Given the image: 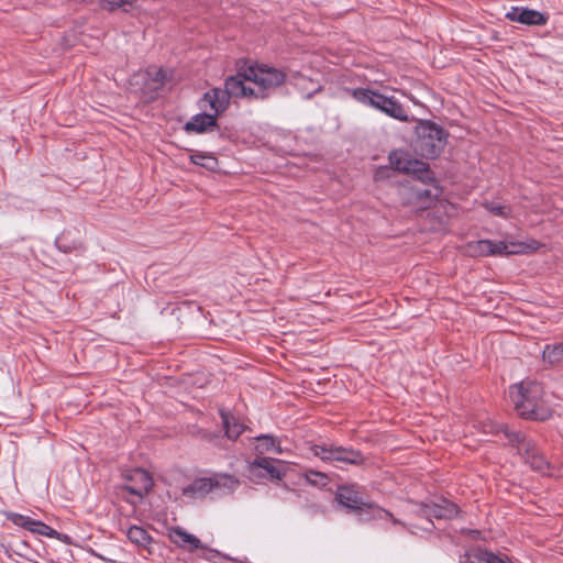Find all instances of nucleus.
<instances>
[{
  "label": "nucleus",
  "mask_w": 563,
  "mask_h": 563,
  "mask_svg": "<svg viewBox=\"0 0 563 563\" xmlns=\"http://www.w3.org/2000/svg\"><path fill=\"white\" fill-rule=\"evenodd\" d=\"M509 396L518 415L526 419L544 421L552 416V409L543 398V387L538 382L523 380L512 385Z\"/></svg>",
  "instance_id": "obj_1"
},
{
  "label": "nucleus",
  "mask_w": 563,
  "mask_h": 563,
  "mask_svg": "<svg viewBox=\"0 0 563 563\" xmlns=\"http://www.w3.org/2000/svg\"><path fill=\"white\" fill-rule=\"evenodd\" d=\"M252 82L243 76V70L238 75L229 77L224 82V89L213 88L207 91L199 101L200 109L211 108L216 113H222L227 110L230 97H253Z\"/></svg>",
  "instance_id": "obj_2"
},
{
  "label": "nucleus",
  "mask_w": 563,
  "mask_h": 563,
  "mask_svg": "<svg viewBox=\"0 0 563 563\" xmlns=\"http://www.w3.org/2000/svg\"><path fill=\"white\" fill-rule=\"evenodd\" d=\"M416 152L426 158H435L444 150L448 133L431 121H421L417 126Z\"/></svg>",
  "instance_id": "obj_3"
},
{
  "label": "nucleus",
  "mask_w": 563,
  "mask_h": 563,
  "mask_svg": "<svg viewBox=\"0 0 563 563\" xmlns=\"http://www.w3.org/2000/svg\"><path fill=\"white\" fill-rule=\"evenodd\" d=\"M240 482L228 474H216L211 477H200L181 489L184 497L190 500L202 499L211 492L232 493Z\"/></svg>",
  "instance_id": "obj_4"
},
{
  "label": "nucleus",
  "mask_w": 563,
  "mask_h": 563,
  "mask_svg": "<svg viewBox=\"0 0 563 563\" xmlns=\"http://www.w3.org/2000/svg\"><path fill=\"white\" fill-rule=\"evenodd\" d=\"M243 76L252 82L253 97L256 99L266 98L286 80L283 71L263 65H250L243 69Z\"/></svg>",
  "instance_id": "obj_5"
},
{
  "label": "nucleus",
  "mask_w": 563,
  "mask_h": 563,
  "mask_svg": "<svg viewBox=\"0 0 563 563\" xmlns=\"http://www.w3.org/2000/svg\"><path fill=\"white\" fill-rule=\"evenodd\" d=\"M336 500L341 506L357 511L361 520H385L393 518L391 514L387 510L377 505L363 501L352 487H340Z\"/></svg>",
  "instance_id": "obj_6"
},
{
  "label": "nucleus",
  "mask_w": 563,
  "mask_h": 563,
  "mask_svg": "<svg viewBox=\"0 0 563 563\" xmlns=\"http://www.w3.org/2000/svg\"><path fill=\"white\" fill-rule=\"evenodd\" d=\"M526 250L522 243L494 242L490 240H478L470 242L466 253L471 256L509 255L523 253Z\"/></svg>",
  "instance_id": "obj_7"
},
{
  "label": "nucleus",
  "mask_w": 563,
  "mask_h": 563,
  "mask_svg": "<svg viewBox=\"0 0 563 563\" xmlns=\"http://www.w3.org/2000/svg\"><path fill=\"white\" fill-rule=\"evenodd\" d=\"M286 470L287 465L283 461L269 457H257L249 464V475L251 479H282Z\"/></svg>",
  "instance_id": "obj_8"
},
{
  "label": "nucleus",
  "mask_w": 563,
  "mask_h": 563,
  "mask_svg": "<svg viewBox=\"0 0 563 563\" xmlns=\"http://www.w3.org/2000/svg\"><path fill=\"white\" fill-rule=\"evenodd\" d=\"M124 478L125 484L122 486V489L139 499L143 498L153 487L152 476L143 468H134L128 472Z\"/></svg>",
  "instance_id": "obj_9"
},
{
  "label": "nucleus",
  "mask_w": 563,
  "mask_h": 563,
  "mask_svg": "<svg viewBox=\"0 0 563 563\" xmlns=\"http://www.w3.org/2000/svg\"><path fill=\"white\" fill-rule=\"evenodd\" d=\"M314 454L323 461L342 462L346 464H358L362 462V455L354 450L333 445H316Z\"/></svg>",
  "instance_id": "obj_10"
},
{
  "label": "nucleus",
  "mask_w": 563,
  "mask_h": 563,
  "mask_svg": "<svg viewBox=\"0 0 563 563\" xmlns=\"http://www.w3.org/2000/svg\"><path fill=\"white\" fill-rule=\"evenodd\" d=\"M389 163L396 170L416 175L421 179H423L424 174H428V164L412 158L408 153L402 151L390 153Z\"/></svg>",
  "instance_id": "obj_11"
},
{
  "label": "nucleus",
  "mask_w": 563,
  "mask_h": 563,
  "mask_svg": "<svg viewBox=\"0 0 563 563\" xmlns=\"http://www.w3.org/2000/svg\"><path fill=\"white\" fill-rule=\"evenodd\" d=\"M207 109H209L210 112L198 113L191 117V119L188 122H186L184 126L186 132L200 134L216 128L217 117L220 113H216V110L209 107Z\"/></svg>",
  "instance_id": "obj_12"
},
{
  "label": "nucleus",
  "mask_w": 563,
  "mask_h": 563,
  "mask_svg": "<svg viewBox=\"0 0 563 563\" xmlns=\"http://www.w3.org/2000/svg\"><path fill=\"white\" fill-rule=\"evenodd\" d=\"M506 18L526 25H544L548 22V18L540 11L519 7L511 8Z\"/></svg>",
  "instance_id": "obj_13"
},
{
  "label": "nucleus",
  "mask_w": 563,
  "mask_h": 563,
  "mask_svg": "<svg viewBox=\"0 0 563 563\" xmlns=\"http://www.w3.org/2000/svg\"><path fill=\"white\" fill-rule=\"evenodd\" d=\"M168 538L175 545L190 552L202 548L201 541L195 534L189 533L181 527L169 528Z\"/></svg>",
  "instance_id": "obj_14"
},
{
  "label": "nucleus",
  "mask_w": 563,
  "mask_h": 563,
  "mask_svg": "<svg viewBox=\"0 0 563 563\" xmlns=\"http://www.w3.org/2000/svg\"><path fill=\"white\" fill-rule=\"evenodd\" d=\"M139 77L144 81V93H152L164 86L167 74L163 68L151 66L145 71L139 74Z\"/></svg>",
  "instance_id": "obj_15"
},
{
  "label": "nucleus",
  "mask_w": 563,
  "mask_h": 563,
  "mask_svg": "<svg viewBox=\"0 0 563 563\" xmlns=\"http://www.w3.org/2000/svg\"><path fill=\"white\" fill-rule=\"evenodd\" d=\"M377 110L398 121H409L407 111L404 109L402 104L394 97L383 96Z\"/></svg>",
  "instance_id": "obj_16"
},
{
  "label": "nucleus",
  "mask_w": 563,
  "mask_h": 563,
  "mask_svg": "<svg viewBox=\"0 0 563 563\" xmlns=\"http://www.w3.org/2000/svg\"><path fill=\"white\" fill-rule=\"evenodd\" d=\"M424 514L435 519H452L457 515V507L453 503L443 499L439 504L427 505Z\"/></svg>",
  "instance_id": "obj_17"
},
{
  "label": "nucleus",
  "mask_w": 563,
  "mask_h": 563,
  "mask_svg": "<svg viewBox=\"0 0 563 563\" xmlns=\"http://www.w3.org/2000/svg\"><path fill=\"white\" fill-rule=\"evenodd\" d=\"M346 92H349L356 101L376 110L378 109L379 102L384 96L368 88L347 89Z\"/></svg>",
  "instance_id": "obj_18"
},
{
  "label": "nucleus",
  "mask_w": 563,
  "mask_h": 563,
  "mask_svg": "<svg viewBox=\"0 0 563 563\" xmlns=\"http://www.w3.org/2000/svg\"><path fill=\"white\" fill-rule=\"evenodd\" d=\"M221 418L225 434L230 440H236L240 434L244 431L245 426L233 415L229 412H221Z\"/></svg>",
  "instance_id": "obj_19"
},
{
  "label": "nucleus",
  "mask_w": 563,
  "mask_h": 563,
  "mask_svg": "<svg viewBox=\"0 0 563 563\" xmlns=\"http://www.w3.org/2000/svg\"><path fill=\"white\" fill-rule=\"evenodd\" d=\"M126 537L132 543L143 549H148L153 542L150 533L139 526H131L126 531Z\"/></svg>",
  "instance_id": "obj_20"
},
{
  "label": "nucleus",
  "mask_w": 563,
  "mask_h": 563,
  "mask_svg": "<svg viewBox=\"0 0 563 563\" xmlns=\"http://www.w3.org/2000/svg\"><path fill=\"white\" fill-rule=\"evenodd\" d=\"M256 440H257V444L255 446V450L260 454H264V453L279 454V453H282L280 445L276 441L275 438L269 437V435H260L256 438Z\"/></svg>",
  "instance_id": "obj_21"
},
{
  "label": "nucleus",
  "mask_w": 563,
  "mask_h": 563,
  "mask_svg": "<svg viewBox=\"0 0 563 563\" xmlns=\"http://www.w3.org/2000/svg\"><path fill=\"white\" fill-rule=\"evenodd\" d=\"M543 361L550 365H555L563 360V344H547L542 352Z\"/></svg>",
  "instance_id": "obj_22"
},
{
  "label": "nucleus",
  "mask_w": 563,
  "mask_h": 563,
  "mask_svg": "<svg viewBox=\"0 0 563 563\" xmlns=\"http://www.w3.org/2000/svg\"><path fill=\"white\" fill-rule=\"evenodd\" d=\"M527 462L531 466L532 470L545 475L549 473V463L545 460L544 455L532 450L528 452Z\"/></svg>",
  "instance_id": "obj_23"
},
{
  "label": "nucleus",
  "mask_w": 563,
  "mask_h": 563,
  "mask_svg": "<svg viewBox=\"0 0 563 563\" xmlns=\"http://www.w3.org/2000/svg\"><path fill=\"white\" fill-rule=\"evenodd\" d=\"M294 84L297 86L302 92L305 97L310 98L313 93L320 90V85L311 79L298 75L294 78Z\"/></svg>",
  "instance_id": "obj_24"
},
{
  "label": "nucleus",
  "mask_w": 563,
  "mask_h": 563,
  "mask_svg": "<svg viewBox=\"0 0 563 563\" xmlns=\"http://www.w3.org/2000/svg\"><path fill=\"white\" fill-rule=\"evenodd\" d=\"M190 161L198 166L205 167L208 170H214L218 166V161L213 155L206 153H194L190 155Z\"/></svg>",
  "instance_id": "obj_25"
},
{
  "label": "nucleus",
  "mask_w": 563,
  "mask_h": 563,
  "mask_svg": "<svg viewBox=\"0 0 563 563\" xmlns=\"http://www.w3.org/2000/svg\"><path fill=\"white\" fill-rule=\"evenodd\" d=\"M485 208L495 216L508 218L510 216V208L499 202L490 201L485 203Z\"/></svg>",
  "instance_id": "obj_26"
},
{
  "label": "nucleus",
  "mask_w": 563,
  "mask_h": 563,
  "mask_svg": "<svg viewBox=\"0 0 563 563\" xmlns=\"http://www.w3.org/2000/svg\"><path fill=\"white\" fill-rule=\"evenodd\" d=\"M31 532L45 536V537H59V532L47 526L42 521H36L34 527L31 528Z\"/></svg>",
  "instance_id": "obj_27"
},
{
  "label": "nucleus",
  "mask_w": 563,
  "mask_h": 563,
  "mask_svg": "<svg viewBox=\"0 0 563 563\" xmlns=\"http://www.w3.org/2000/svg\"><path fill=\"white\" fill-rule=\"evenodd\" d=\"M135 1L136 0H101V3L108 10H114L118 8L128 10V8L132 7Z\"/></svg>",
  "instance_id": "obj_28"
},
{
  "label": "nucleus",
  "mask_w": 563,
  "mask_h": 563,
  "mask_svg": "<svg viewBox=\"0 0 563 563\" xmlns=\"http://www.w3.org/2000/svg\"><path fill=\"white\" fill-rule=\"evenodd\" d=\"M481 561L484 563H511L508 556L506 555H497L493 552H483L481 554Z\"/></svg>",
  "instance_id": "obj_29"
},
{
  "label": "nucleus",
  "mask_w": 563,
  "mask_h": 563,
  "mask_svg": "<svg viewBox=\"0 0 563 563\" xmlns=\"http://www.w3.org/2000/svg\"><path fill=\"white\" fill-rule=\"evenodd\" d=\"M16 525L23 527L24 529L31 531V528L34 527L36 520H33L29 517H25V516H18V518L15 519L14 521Z\"/></svg>",
  "instance_id": "obj_30"
},
{
  "label": "nucleus",
  "mask_w": 563,
  "mask_h": 563,
  "mask_svg": "<svg viewBox=\"0 0 563 563\" xmlns=\"http://www.w3.org/2000/svg\"><path fill=\"white\" fill-rule=\"evenodd\" d=\"M505 435L512 442H520V440L522 439L521 433L509 432L508 429H505Z\"/></svg>",
  "instance_id": "obj_31"
},
{
  "label": "nucleus",
  "mask_w": 563,
  "mask_h": 563,
  "mask_svg": "<svg viewBox=\"0 0 563 563\" xmlns=\"http://www.w3.org/2000/svg\"><path fill=\"white\" fill-rule=\"evenodd\" d=\"M388 173V168L387 167H382V168H378L375 173V179H379L382 177L385 176V174Z\"/></svg>",
  "instance_id": "obj_32"
},
{
  "label": "nucleus",
  "mask_w": 563,
  "mask_h": 563,
  "mask_svg": "<svg viewBox=\"0 0 563 563\" xmlns=\"http://www.w3.org/2000/svg\"><path fill=\"white\" fill-rule=\"evenodd\" d=\"M56 539L65 542V543H68L69 542V537L67 534H63V533H59V537H55Z\"/></svg>",
  "instance_id": "obj_33"
},
{
  "label": "nucleus",
  "mask_w": 563,
  "mask_h": 563,
  "mask_svg": "<svg viewBox=\"0 0 563 563\" xmlns=\"http://www.w3.org/2000/svg\"><path fill=\"white\" fill-rule=\"evenodd\" d=\"M311 476H317V477H320L321 479H325V476L320 474V473H317V472H311L310 473Z\"/></svg>",
  "instance_id": "obj_34"
},
{
  "label": "nucleus",
  "mask_w": 563,
  "mask_h": 563,
  "mask_svg": "<svg viewBox=\"0 0 563 563\" xmlns=\"http://www.w3.org/2000/svg\"><path fill=\"white\" fill-rule=\"evenodd\" d=\"M488 432H498V429L492 426Z\"/></svg>",
  "instance_id": "obj_35"
}]
</instances>
